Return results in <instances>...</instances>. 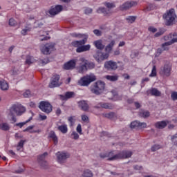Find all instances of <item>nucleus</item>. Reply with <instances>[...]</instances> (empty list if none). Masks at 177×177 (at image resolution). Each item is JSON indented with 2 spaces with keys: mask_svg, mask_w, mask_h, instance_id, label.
<instances>
[{
  "mask_svg": "<svg viewBox=\"0 0 177 177\" xmlns=\"http://www.w3.org/2000/svg\"><path fill=\"white\" fill-rule=\"evenodd\" d=\"M77 66V59H71L64 64V70H74Z\"/></svg>",
  "mask_w": 177,
  "mask_h": 177,
  "instance_id": "obj_18",
  "label": "nucleus"
},
{
  "mask_svg": "<svg viewBox=\"0 0 177 177\" xmlns=\"http://www.w3.org/2000/svg\"><path fill=\"white\" fill-rule=\"evenodd\" d=\"M93 81H96V76L93 75H86L79 80V85H81V86H88Z\"/></svg>",
  "mask_w": 177,
  "mask_h": 177,
  "instance_id": "obj_9",
  "label": "nucleus"
},
{
  "mask_svg": "<svg viewBox=\"0 0 177 177\" xmlns=\"http://www.w3.org/2000/svg\"><path fill=\"white\" fill-rule=\"evenodd\" d=\"M160 149H161V145H154L151 147V151H157V150H160Z\"/></svg>",
  "mask_w": 177,
  "mask_h": 177,
  "instance_id": "obj_44",
  "label": "nucleus"
},
{
  "mask_svg": "<svg viewBox=\"0 0 177 177\" xmlns=\"http://www.w3.org/2000/svg\"><path fill=\"white\" fill-rule=\"evenodd\" d=\"M48 138L50 139H52L55 146H56L59 143V138H57V136H56V133H55L54 131H50L48 134Z\"/></svg>",
  "mask_w": 177,
  "mask_h": 177,
  "instance_id": "obj_22",
  "label": "nucleus"
},
{
  "mask_svg": "<svg viewBox=\"0 0 177 177\" xmlns=\"http://www.w3.org/2000/svg\"><path fill=\"white\" fill-rule=\"evenodd\" d=\"M10 115H13V114H16L18 117L20 115H23L24 113H26V107H24L21 104L17 103L14 104L9 109Z\"/></svg>",
  "mask_w": 177,
  "mask_h": 177,
  "instance_id": "obj_6",
  "label": "nucleus"
},
{
  "mask_svg": "<svg viewBox=\"0 0 177 177\" xmlns=\"http://www.w3.org/2000/svg\"><path fill=\"white\" fill-rule=\"evenodd\" d=\"M140 117H142V118H147V117H150V112L149 111H142L139 113Z\"/></svg>",
  "mask_w": 177,
  "mask_h": 177,
  "instance_id": "obj_40",
  "label": "nucleus"
},
{
  "mask_svg": "<svg viewBox=\"0 0 177 177\" xmlns=\"http://www.w3.org/2000/svg\"><path fill=\"white\" fill-rule=\"evenodd\" d=\"M87 50H91V45L87 44V45H83V46H79L77 49H76V52L77 53H81L82 52H87Z\"/></svg>",
  "mask_w": 177,
  "mask_h": 177,
  "instance_id": "obj_23",
  "label": "nucleus"
},
{
  "mask_svg": "<svg viewBox=\"0 0 177 177\" xmlns=\"http://www.w3.org/2000/svg\"><path fill=\"white\" fill-rule=\"evenodd\" d=\"M137 5L138 2L136 1H127L120 6V10H128V9H131V8H133V6H136Z\"/></svg>",
  "mask_w": 177,
  "mask_h": 177,
  "instance_id": "obj_17",
  "label": "nucleus"
},
{
  "mask_svg": "<svg viewBox=\"0 0 177 177\" xmlns=\"http://www.w3.org/2000/svg\"><path fill=\"white\" fill-rule=\"evenodd\" d=\"M40 62H41V64L45 65V64H48V63H49V59H41Z\"/></svg>",
  "mask_w": 177,
  "mask_h": 177,
  "instance_id": "obj_58",
  "label": "nucleus"
},
{
  "mask_svg": "<svg viewBox=\"0 0 177 177\" xmlns=\"http://www.w3.org/2000/svg\"><path fill=\"white\" fill-rule=\"evenodd\" d=\"M130 128H131V129H133L135 128H139V121L136 120L132 122L130 124Z\"/></svg>",
  "mask_w": 177,
  "mask_h": 177,
  "instance_id": "obj_43",
  "label": "nucleus"
},
{
  "mask_svg": "<svg viewBox=\"0 0 177 177\" xmlns=\"http://www.w3.org/2000/svg\"><path fill=\"white\" fill-rule=\"evenodd\" d=\"M9 26L11 27H15L16 26V20L15 19L11 18L9 19Z\"/></svg>",
  "mask_w": 177,
  "mask_h": 177,
  "instance_id": "obj_47",
  "label": "nucleus"
},
{
  "mask_svg": "<svg viewBox=\"0 0 177 177\" xmlns=\"http://www.w3.org/2000/svg\"><path fill=\"white\" fill-rule=\"evenodd\" d=\"M77 64L79 66H77V70L80 74H84V73L88 71V70H93L95 67V63L88 62L84 57H80L77 60Z\"/></svg>",
  "mask_w": 177,
  "mask_h": 177,
  "instance_id": "obj_2",
  "label": "nucleus"
},
{
  "mask_svg": "<svg viewBox=\"0 0 177 177\" xmlns=\"http://www.w3.org/2000/svg\"><path fill=\"white\" fill-rule=\"evenodd\" d=\"M62 10H63V6L57 5L55 6H52L48 10V13L50 15V16H56V15H59Z\"/></svg>",
  "mask_w": 177,
  "mask_h": 177,
  "instance_id": "obj_14",
  "label": "nucleus"
},
{
  "mask_svg": "<svg viewBox=\"0 0 177 177\" xmlns=\"http://www.w3.org/2000/svg\"><path fill=\"white\" fill-rule=\"evenodd\" d=\"M81 118L84 122H89V118L86 115H82Z\"/></svg>",
  "mask_w": 177,
  "mask_h": 177,
  "instance_id": "obj_49",
  "label": "nucleus"
},
{
  "mask_svg": "<svg viewBox=\"0 0 177 177\" xmlns=\"http://www.w3.org/2000/svg\"><path fill=\"white\" fill-rule=\"evenodd\" d=\"M162 52H164V50L162 49V48H159L157 50V53L158 55H161V53H162Z\"/></svg>",
  "mask_w": 177,
  "mask_h": 177,
  "instance_id": "obj_61",
  "label": "nucleus"
},
{
  "mask_svg": "<svg viewBox=\"0 0 177 177\" xmlns=\"http://www.w3.org/2000/svg\"><path fill=\"white\" fill-rule=\"evenodd\" d=\"M114 45H115V40H111L110 43L106 46L105 52L106 53H108L109 56H110V53H111V50H113Z\"/></svg>",
  "mask_w": 177,
  "mask_h": 177,
  "instance_id": "obj_21",
  "label": "nucleus"
},
{
  "mask_svg": "<svg viewBox=\"0 0 177 177\" xmlns=\"http://www.w3.org/2000/svg\"><path fill=\"white\" fill-rule=\"evenodd\" d=\"M177 138V134H174V136H171V142H174V140H175V139Z\"/></svg>",
  "mask_w": 177,
  "mask_h": 177,
  "instance_id": "obj_64",
  "label": "nucleus"
},
{
  "mask_svg": "<svg viewBox=\"0 0 177 177\" xmlns=\"http://www.w3.org/2000/svg\"><path fill=\"white\" fill-rule=\"evenodd\" d=\"M0 87L2 91H8L9 89V84L6 81L1 80L0 81Z\"/></svg>",
  "mask_w": 177,
  "mask_h": 177,
  "instance_id": "obj_31",
  "label": "nucleus"
},
{
  "mask_svg": "<svg viewBox=\"0 0 177 177\" xmlns=\"http://www.w3.org/2000/svg\"><path fill=\"white\" fill-rule=\"evenodd\" d=\"M68 121H69L71 125H74V118L73 116L69 117Z\"/></svg>",
  "mask_w": 177,
  "mask_h": 177,
  "instance_id": "obj_59",
  "label": "nucleus"
},
{
  "mask_svg": "<svg viewBox=\"0 0 177 177\" xmlns=\"http://www.w3.org/2000/svg\"><path fill=\"white\" fill-rule=\"evenodd\" d=\"M34 125H31L28 127L26 129L24 130V132H29V133H39L41 132V130H32L34 129Z\"/></svg>",
  "mask_w": 177,
  "mask_h": 177,
  "instance_id": "obj_28",
  "label": "nucleus"
},
{
  "mask_svg": "<svg viewBox=\"0 0 177 177\" xmlns=\"http://www.w3.org/2000/svg\"><path fill=\"white\" fill-rule=\"evenodd\" d=\"M104 88H106V84L104 83V82H102L100 80L94 83L91 86V91L95 95H100V93H103V92L104 91Z\"/></svg>",
  "mask_w": 177,
  "mask_h": 177,
  "instance_id": "obj_7",
  "label": "nucleus"
},
{
  "mask_svg": "<svg viewBox=\"0 0 177 177\" xmlns=\"http://www.w3.org/2000/svg\"><path fill=\"white\" fill-rule=\"evenodd\" d=\"M104 117H106V118H109V120H114V118H117V114H115L114 112H110L105 113Z\"/></svg>",
  "mask_w": 177,
  "mask_h": 177,
  "instance_id": "obj_34",
  "label": "nucleus"
},
{
  "mask_svg": "<svg viewBox=\"0 0 177 177\" xmlns=\"http://www.w3.org/2000/svg\"><path fill=\"white\" fill-rule=\"evenodd\" d=\"M101 136H106L107 138H111V134L110 133H109V132H107V131H102V133H101Z\"/></svg>",
  "mask_w": 177,
  "mask_h": 177,
  "instance_id": "obj_56",
  "label": "nucleus"
},
{
  "mask_svg": "<svg viewBox=\"0 0 177 177\" xmlns=\"http://www.w3.org/2000/svg\"><path fill=\"white\" fill-rule=\"evenodd\" d=\"M171 97L172 100H177V92H173L171 93Z\"/></svg>",
  "mask_w": 177,
  "mask_h": 177,
  "instance_id": "obj_54",
  "label": "nucleus"
},
{
  "mask_svg": "<svg viewBox=\"0 0 177 177\" xmlns=\"http://www.w3.org/2000/svg\"><path fill=\"white\" fill-rule=\"evenodd\" d=\"M100 158H108V161H114L115 160H121L122 158H130V157H132V151H122L115 155H114V151L101 153L100 154Z\"/></svg>",
  "mask_w": 177,
  "mask_h": 177,
  "instance_id": "obj_1",
  "label": "nucleus"
},
{
  "mask_svg": "<svg viewBox=\"0 0 177 177\" xmlns=\"http://www.w3.org/2000/svg\"><path fill=\"white\" fill-rule=\"evenodd\" d=\"M93 45L100 50H103V49H104V45L103 44V41L102 39L95 41Z\"/></svg>",
  "mask_w": 177,
  "mask_h": 177,
  "instance_id": "obj_27",
  "label": "nucleus"
},
{
  "mask_svg": "<svg viewBox=\"0 0 177 177\" xmlns=\"http://www.w3.org/2000/svg\"><path fill=\"white\" fill-rule=\"evenodd\" d=\"M172 66L169 64H165L160 68V75H165V77H169L171 75V71Z\"/></svg>",
  "mask_w": 177,
  "mask_h": 177,
  "instance_id": "obj_11",
  "label": "nucleus"
},
{
  "mask_svg": "<svg viewBox=\"0 0 177 177\" xmlns=\"http://www.w3.org/2000/svg\"><path fill=\"white\" fill-rule=\"evenodd\" d=\"M57 158V162H59V164H63L68 157H70V155L66 152H60L58 151L56 153Z\"/></svg>",
  "mask_w": 177,
  "mask_h": 177,
  "instance_id": "obj_16",
  "label": "nucleus"
},
{
  "mask_svg": "<svg viewBox=\"0 0 177 177\" xmlns=\"http://www.w3.org/2000/svg\"><path fill=\"white\" fill-rule=\"evenodd\" d=\"M85 15H90V13H92V8H86L84 10Z\"/></svg>",
  "mask_w": 177,
  "mask_h": 177,
  "instance_id": "obj_57",
  "label": "nucleus"
},
{
  "mask_svg": "<svg viewBox=\"0 0 177 177\" xmlns=\"http://www.w3.org/2000/svg\"><path fill=\"white\" fill-rule=\"evenodd\" d=\"M39 109L41 110L44 113H46V114H49V113H52V110L53 109V106L49 102L46 101H41L39 103Z\"/></svg>",
  "mask_w": 177,
  "mask_h": 177,
  "instance_id": "obj_10",
  "label": "nucleus"
},
{
  "mask_svg": "<svg viewBox=\"0 0 177 177\" xmlns=\"http://www.w3.org/2000/svg\"><path fill=\"white\" fill-rule=\"evenodd\" d=\"M168 125V121L162 120L155 123V128L158 129H164Z\"/></svg>",
  "mask_w": 177,
  "mask_h": 177,
  "instance_id": "obj_26",
  "label": "nucleus"
},
{
  "mask_svg": "<svg viewBox=\"0 0 177 177\" xmlns=\"http://www.w3.org/2000/svg\"><path fill=\"white\" fill-rule=\"evenodd\" d=\"M60 80V75H54L52 77L51 82L49 84V88H55L56 86H60L59 80Z\"/></svg>",
  "mask_w": 177,
  "mask_h": 177,
  "instance_id": "obj_19",
  "label": "nucleus"
},
{
  "mask_svg": "<svg viewBox=\"0 0 177 177\" xmlns=\"http://www.w3.org/2000/svg\"><path fill=\"white\" fill-rule=\"evenodd\" d=\"M76 131L77 132H78V133H80V135H82V127L81 126V124H77Z\"/></svg>",
  "mask_w": 177,
  "mask_h": 177,
  "instance_id": "obj_50",
  "label": "nucleus"
},
{
  "mask_svg": "<svg viewBox=\"0 0 177 177\" xmlns=\"http://www.w3.org/2000/svg\"><path fill=\"white\" fill-rule=\"evenodd\" d=\"M58 130H59L62 133H67L68 129L66 124H62L58 127Z\"/></svg>",
  "mask_w": 177,
  "mask_h": 177,
  "instance_id": "obj_36",
  "label": "nucleus"
},
{
  "mask_svg": "<svg viewBox=\"0 0 177 177\" xmlns=\"http://www.w3.org/2000/svg\"><path fill=\"white\" fill-rule=\"evenodd\" d=\"M156 76H157V67L156 66V65H153L151 70V73L149 75V77H156Z\"/></svg>",
  "mask_w": 177,
  "mask_h": 177,
  "instance_id": "obj_41",
  "label": "nucleus"
},
{
  "mask_svg": "<svg viewBox=\"0 0 177 177\" xmlns=\"http://www.w3.org/2000/svg\"><path fill=\"white\" fill-rule=\"evenodd\" d=\"M25 142L26 141H24L23 140H21L20 142L18 143L17 150H20V148H19V147H21V149H23V147H24V142Z\"/></svg>",
  "mask_w": 177,
  "mask_h": 177,
  "instance_id": "obj_46",
  "label": "nucleus"
},
{
  "mask_svg": "<svg viewBox=\"0 0 177 177\" xmlns=\"http://www.w3.org/2000/svg\"><path fill=\"white\" fill-rule=\"evenodd\" d=\"M100 107H102V109H109V110H113V109H114V105H113V104L111 103H100Z\"/></svg>",
  "mask_w": 177,
  "mask_h": 177,
  "instance_id": "obj_29",
  "label": "nucleus"
},
{
  "mask_svg": "<svg viewBox=\"0 0 177 177\" xmlns=\"http://www.w3.org/2000/svg\"><path fill=\"white\" fill-rule=\"evenodd\" d=\"M165 31H167V30L164 28H159V31L154 35V37L158 38V37H161V35L165 33Z\"/></svg>",
  "mask_w": 177,
  "mask_h": 177,
  "instance_id": "obj_35",
  "label": "nucleus"
},
{
  "mask_svg": "<svg viewBox=\"0 0 177 177\" xmlns=\"http://www.w3.org/2000/svg\"><path fill=\"white\" fill-rule=\"evenodd\" d=\"M93 33L95 34V35H97V37H100L102 35V31L97 29L94 30Z\"/></svg>",
  "mask_w": 177,
  "mask_h": 177,
  "instance_id": "obj_53",
  "label": "nucleus"
},
{
  "mask_svg": "<svg viewBox=\"0 0 177 177\" xmlns=\"http://www.w3.org/2000/svg\"><path fill=\"white\" fill-rule=\"evenodd\" d=\"M109 56L110 55H109V53L98 51L93 55V57L95 59L97 63H100L101 62L109 59Z\"/></svg>",
  "mask_w": 177,
  "mask_h": 177,
  "instance_id": "obj_12",
  "label": "nucleus"
},
{
  "mask_svg": "<svg viewBox=\"0 0 177 177\" xmlns=\"http://www.w3.org/2000/svg\"><path fill=\"white\" fill-rule=\"evenodd\" d=\"M23 96L25 97H29L30 96H31V91H30V90H26L23 93Z\"/></svg>",
  "mask_w": 177,
  "mask_h": 177,
  "instance_id": "obj_51",
  "label": "nucleus"
},
{
  "mask_svg": "<svg viewBox=\"0 0 177 177\" xmlns=\"http://www.w3.org/2000/svg\"><path fill=\"white\" fill-rule=\"evenodd\" d=\"M0 129L1 131H9V129H10V126L6 122L1 123Z\"/></svg>",
  "mask_w": 177,
  "mask_h": 177,
  "instance_id": "obj_33",
  "label": "nucleus"
},
{
  "mask_svg": "<svg viewBox=\"0 0 177 177\" xmlns=\"http://www.w3.org/2000/svg\"><path fill=\"white\" fill-rule=\"evenodd\" d=\"M139 125H138V128H147V124H146V122H139Z\"/></svg>",
  "mask_w": 177,
  "mask_h": 177,
  "instance_id": "obj_52",
  "label": "nucleus"
},
{
  "mask_svg": "<svg viewBox=\"0 0 177 177\" xmlns=\"http://www.w3.org/2000/svg\"><path fill=\"white\" fill-rule=\"evenodd\" d=\"M48 156V152H44L43 154L39 155L37 157V161L39 164H40L41 167H42L44 169H46L48 165V162L45 160L46 157Z\"/></svg>",
  "mask_w": 177,
  "mask_h": 177,
  "instance_id": "obj_15",
  "label": "nucleus"
},
{
  "mask_svg": "<svg viewBox=\"0 0 177 177\" xmlns=\"http://www.w3.org/2000/svg\"><path fill=\"white\" fill-rule=\"evenodd\" d=\"M162 19L165 20V26H174L175 20L176 19V14L175 13V9L171 8L163 14Z\"/></svg>",
  "mask_w": 177,
  "mask_h": 177,
  "instance_id": "obj_3",
  "label": "nucleus"
},
{
  "mask_svg": "<svg viewBox=\"0 0 177 177\" xmlns=\"http://www.w3.org/2000/svg\"><path fill=\"white\" fill-rule=\"evenodd\" d=\"M71 136H72L73 139H75V140L80 139V135H78V133L75 131L72 132Z\"/></svg>",
  "mask_w": 177,
  "mask_h": 177,
  "instance_id": "obj_45",
  "label": "nucleus"
},
{
  "mask_svg": "<svg viewBox=\"0 0 177 177\" xmlns=\"http://www.w3.org/2000/svg\"><path fill=\"white\" fill-rule=\"evenodd\" d=\"M134 104H135V107L136 109H140V104L139 102H134Z\"/></svg>",
  "mask_w": 177,
  "mask_h": 177,
  "instance_id": "obj_63",
  "label": "nucleus"
},
{
  "mask_svg": "<svg viewBox=\"0 0 177 177\" xmlns=\"http://www.w3.org/2000/svg\"><path fill=\"white\" fill-rule=\"evenodd\" d=\"M104 6H106V8H108L109 9L107 10L105 8H100L97 10V12L103 13L104 16H109L111 13V11H110L109 9H113V8H115V4L114 3L105 2L104 3Z\"/></svg>",
  "mask_w": 177,
  "mask_h": 177,
  "instance_id": "obj_8",
  "label": "nucleus"
},
{
  "mask_svg": "<svg viewBox=\"0 0 177 177\" xmlns=\"http://www.w3.org/2000/svg\"><path fill=\"white\" fill-rule=\"evenodd\" d=\"M55 49V44H46L41 47V52L43 55H50V50Z\"/></svg>",
  "mask_w": 177,
  "mask_h": 177,
  "instance_id": "obj_13",
  "label": "nucleus"
},
{
  "mask_svg": "<svg viewBox=\"0 0 177 177\" xmlns=\"http://www.w3.org/2000/svg\"><path fill=\"white\" fill-rule=\"evenodd\" d=\"M83 177H93V173L90 169H85L82 174Z\"/></svg>",
  "mask_w": 177,
  "mask_h": 177,
  "instance_id": "obj_37",
  "label": "nucleus"
},
{
  "mask_svg": "<svg viewBox=\"0 0 177 177\" xmlns=\"http://www.w3.org/2000/svg\"><path fill=\"white\" fill-rule=\"evenodd\" d=\"M25 63L28 65L32 64V63H35V59H34V57L27 56Z\"/></svg>",
  "mask_w": 177,
  "mask_h": 177,
  "instance_id": "obj_38",
  "label": "nucleus"
},
{
  "mask_svg": "<svg viewBox=\"0 0 177 177\" xmlns=\"http://www.w3.org/2000/svg\"><path fill=\"white\" fill-rule=\"evenodd\" d=\"M125 20H127V22L131 23H134L135 20H136V17L135 16H129L127 18H125Z\"/></svg>",
  "mask_w": 177,
  "mask_h": 177,
  "instance_id": "obj_42",
  "label": "nucleus"
},
{
  "mask_svg": "<svg viewBox=\"0 0 177 177\" xmlns=\"http://www.w3.org/2000/svg\"><path fill=\"white\" fill-rule=\"evenodd\" d=\"M28 31H31V28H26L25 29H23L21 34L22 35H27V32H28Z\"/></svg>",
  "mask_w": 177,
  "mask_h": 177,
  "instance_id": "obj_48",
  "label": "nucleus"
},
{
  "mask_svg": "<svg viewBox=\"0 0 177 177\" xmlns=\"http://www.w3.org/2000/svg\"><path fill=\"white\" fill-rule=\"evenodd\" d=\"M148 31H150L151 32H153V33L157 32V28L153 26H150L148 28Z\"/></svg>",
  "mask_w": 177,
  "mask_h": 177,
  "instance_id": "obj_55",
  "label": "nucleus"
},
{
  "mask_svg": "<svg viewBox=\"0 0 177 177\" xmlns=\"http://www.w3.org/2000/svg\"><path fill=\"white\" fill-rule=\"evenodd\" d=\"M104 67L106 68V70H117V68H118L117 62L112 60L106 62L104 64Z\"/></svg>",
  "mask_w": 177,
  "mask_h": 177,
  "instance_id": "obj_20",
  "label": "nucleus"
},
{
  "mask_svg": "<svg viewBox=\"0 0 177 177\" xmlns=\"http://www.w3.org/2000/svg\"><path fill=\"white\" fill-rule=\"evenodd\" d=\"M75 93L73 91H68L65 93L64 95H61L60 97L62 100H68V99H71V97H74Z\"/></svg>",
  "mask_w": 177,
  "mask_h": 177,
  "instance_id": "obj_24",
  "label": "nucleus"
},
{
  "mask_svg": "<svg viewBox=\"0 0 177 177\" xmlns=\"http://www.w3.org/2000/svg\"><path fill=\"white\" fill-rule=\"evenodd\" d=\"M39 118L41 120V121H44L46 120L47 117L45 115H39Z\"/></svg>",
  "mask_w": 177,
  "mask_h": 177,
  "instance_id": "obj_62",
  "label": "nucleus"
},
{
  "mask_svg": "<svg viewBox=\"0 0 177 177\" xmlns=\"http://www.w3.org/2000/svg\"><path fill=\"white\" fill-rule=\"evenodd\" d=\"M79 107L83 111H88L89 110V105H88V103L86 102L84 100L80 101L78 102Z\"/></svg>",
  "mask_w": 177,
  "mask_h": 177,
  "instance_id": "obj_25",
  "label": "nucleus"
},
{
  "mask_svg": "<svg viewBox=\"0 0 177 177\" xmlns=\"http://www.w3.org/2000/svg\"><path fill=\"white\" fill-rule=\"evenodd\" d=\"M31 120H32V118L30 117L26 121L23 122L17 123L15 125H16V127H19V128H23V127H24V125H26V124H28V122H30V121H31Z\"/></svg>",
  "mask_w": 177,
  "mask_h": 177,
  "instance_id": "obj_39",
  "label": "nucleus"
},
{
  "mask_svg": "<svg viewBox=\"0 0 177 177\" xmlns=\"http://www.w3.org/2000/svg\"><path fill=\"white\" fill-rule=\"evenodd\" d=\"M10 115L12 116L11 121H12V124H15V122H16V121H17V119L16 118V116H15V114Z\"/></svg>",
  "mask_w": 177,
  "mask_h": 177,
  "instance_id": "obj_60",
  "label": "nucleus"
},
{
  "mask_svg": "<svg viewBox=\"0 0 177 177\" xmlns=\"http://www.w3.org/2000/svg\"><path fill=\"white\" fill-rule=\"evenodd\" d=\"M106 80L108 81H111V82H115V81H118V75H106Z\"/></svg>",
  "mask_w": 177,
  "mask_h": 177,
  "instance_id": "obj_32",
  "label": "nucleus"
},
{
  "mask_svg": "<svg viewBox=\"0 0 177 177\" xmlns=\"http://www.w3.org/2000/svg\"><path fill=\"white\" fill-rule=\"evenodd\" d=\"M71 35L73 38H82V40H77L72 42L73 46H75V48H80V46H83V45H85V43L88 41V35L85 34L73 32L71 33Z\"/></svg>",
  "mask_w": 177,
  "mask_h": 177,
  "instance_id": "obj_4",
  "label": "nucleus"
},
{
  "mask_svg": "<svg viewBox=\"0 0 177 177\" xmlns=\"http://www.w3.org/2000/svg\"><path fill=\"white\" fill-rule=\"evenodd\" d=\"M163 39L164 41H169V39H171L169 41H167L162 44L161 46L163 50H169V46L170 45H172V44H175V42H177V33L174 32V34H169V35L164 36Z\"/></svg>",
  "mask_w": 177,
  "mask_h": 177,
  "instance_id": "obj_5",
  "label": "nucleus"
},
{
  "mask_svg": "<svg viewBox=\"0 0 177 177\" xmlns=\"http://www.w3.org/2000/svg\"><path fill=\"white\" fill-rule=\"evenodd\" d=\"M149 93L151 95V96H161V92L158 91L156 88H152L150 90H149Z\"/></svg>",
  "mask_w": 177,
  "mask_h": 177,
  "instance_id": "obj_30",
  "label": "nucleus"
}]
</instances>
